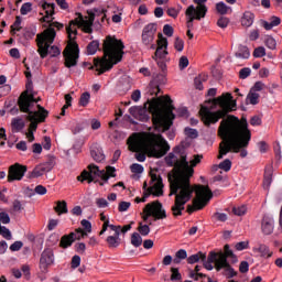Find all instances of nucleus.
<instances>
[{
	"mask_svg": "<svg viewBox=\"0 0 282 282\" xmlns=\"http://www.w3.org/2000/svg\"><path fill=\"white\" fill-rule=\"evenodd\" d=\"M218 135L223 139L219 143L218 160H224V155H228V153H239L241 149H246L250 144L252 138V133L248 129V120L246 118L239 120L234 115L221 120Z\"/></svg>",
	"mask_w": 282,
	"mask_h": 282,
	"instance_id": "1",
	"label": "nucleus"
},
{
	"mask_svg": "<svg viewBox=\"0 0 282 282\" xmlns=\"http://www.w3.org/2000/svg\"><path fill=\"white\" fill-rule=\"evenodd\" d=\"M195 170L188 165L186 155L181 154V160L176 159V171L169 176L170 196L175 195L174 206L171 207L173 217H182L186 204L193 199L195 188L191 185V177H193Z\"/></svg>",
	"mask_w": 282,
	"mask_h": 282,
	"instance_id": "2",
	"label": "nucleus"
},
{
	"mask_svg": "<svg viewBox=\"0 0 282 282\" xmlns=\"http://www.w3.org/2000/svg\"><path fill=\"white\" fill-rule=\"evenodd\" d=\"M138 162H145L148 158L160 160L171 151L169 141L162 134L148 133L143 139H135L129 147Z\"/></svg>",
	"mask_w": 282,
	"mask_h": 282,
	"instance_id": "3",
	"label": "nucleus"
},
{
	"mask_svg": "<svg viewBox=\"0 0 282 282\" xmlns=\"http://www.w3.org/2000/svg\"><path fill=\"white\" fill-rule=\"evenodd\" d=\"M102 58H94V65L85 62L84 67L94 69L96 67L97 76H102L105 72H111L113 65L122 62L124 56V42L116 36L107 35L102 43Z\"/></svg>",
	"mask_w": 282,
	"mask_h": 282,
	"instance_id": "4",
	"label": "nucleus"
},
{
	"mask_svg": "<svg viewBox=\"0 0 282 282\" xmlns=\"http://www.w3.org/2000/svg\"><path fill=\"white\" fill-rule=\"evenodd\" d=\"M165 108H162V100L160 98H152L148 100V111L152 113V122L155 131L164 133L173 127V119L175 118V106L171 96H164Z\"/></svg>",
	"mask_w": 282,
	"mask_h": 282,
	"instance_id": "5",
	"label": "nucleus"
},
{
	"mask_svg": "<svg viewBox=\"0 0 282 282\" xmlns=\"http://www.w3.org/2000/svg\"><path fill=\"white\" fill-rule=\"evenodd\" d=\"M214 107L220 108L217 111L210 110V108L206 106H202L199 110V116L205 127H210V124H217L221 118H226L231 111L237 109V101L232 100V95L227 93L220 97L214 98L209 100Z\"/></svg>",
	"mask_w": 282,
	"mask_h": 282,
	"instance_id": "6",
	"label": "nucleus"
},
{
	"mask_svg": "<svg viewBox=\"0 0 282 282\" xmlns=\"http://www.w3.org/2000/svg\"><path fill=\"white\" fill-rule=\"evenodd\" d=\"M54 28H56V30H63L64 25L61 22H53L43 33L36 36L37 52L41 58H46L47 54H50L52 58L61 56V48L56 45L52 46L54 39H56V30H54Z\"/></svg>",
	"mask_w": 282,
	"mask_h": 282,
	"instance_id": "7",
	"label": "nucleus"
},
{
	"mask_svg": "<svg viewBox=\"0 0 282 282\" xmlns=\"http://www.w3.org/2000/svg\"><path fill=\"white\" fill-rule=\"evenodd\" d=\"M194 193H196V198L193 199V205L186 206V213L193 215L195 210H202L205 206L213 199V192L210 187L204 185H194Z\"/></svg>",
	"mask_w": 282,
	"mask_h": 282,
	"instance_id": "8",
	"label": "nucleus"
},
{
	"mask_svg": "<svg viewBox=\"0 0 282 282\" xmlns=\"http://www.w3.org/2000/svg\"><path fill=\"white\" fill-rule=\"evenodd\" d=\"M94 17H96V14H91L89 20H85L83 18V14L79 13L78 18L72 20L69 24L66 26V32L68 34L69 41H74V39H76L72 37V34H74L75 36L76 34H78L77 28H83L86 34H91L94 32V29H91V25H94Z\"/></svg>",
	"mask_w": 282,
	"mask_h": 282,
	"instance_id": "9",
	"label": "nucleus"
},
{
	"mask_svg": "<svg viewBox=\"0 0 282 282\" xmlns=\"http://www.w3.org/2000/svg\"><path fill=\"white\" fill-rule=\"evenodd\" d=\"M96 177H100L105 183L109 182V176L105 170H100L96 164H90L88 165V171L84 170L80 175L77 176V181L91 184V182H98Z\"/></svg>",
	"mask_w": 282,
	"mask_h": 282,
	"instance_id": "10",
	"label": "nucleus"
},
{
	"mask_svg": "<svg viewBox=\"0 0 282 282\" xmlns=\"http://www.w3.org/2000/svg\"><path fill=\"white\" fill-rule=\"evenodd\" d=\"M143 213V221H149V217H153L154 221L166 219V209H164V206L162 203H160V200H154L150 204H147Z\"/></svg>",
	"mask_w": 282,
	"mask_h": 282,
	"instance_id": "11",
	"label": "nucleus"
},
{
	"mask_svg": "<svg viewBox=\"0 0 282 282\" xmlns=\"http://www.w3.org/2000/svg\"><path fill=\"white\" fill-rule=\"evenodd\" d=\"M25 87L26 90H24L18 99V107L20 108V111H30L34 106V102H39V99L34 98V94H32L34 86L31 79L28 80Z\"/></svg>",
	"mask_w": 282,
	"mask_h": 282,
	"instance_id": "12",
	"label": "nucleus"
},
{
	"mask_svg": "<svg viewBox=\"0 0 282 282\" xmlns=\"http://www.w3.org/2000/svg\"><path fill=\"white\" fill-rule=\"evenodd\" d=\"M224 251H219V252H215V251H210L208 254V262L205 264L206 270H213L215 267H213V263H215V265H218L221 261V258L225 259V261H228V259H235V261H237V256H235V252H232V250H230V245H225L224 247Z\"/></svg>",
	"mask_w": 282,
	"mask_h": 282,
	"instance_id": "13",
	"label": "nucleus"
},
{
	"mask_svg": "<svg viewBox=\"0 0 282 282\" xmlns=\"http://www.w3.org/2000/svg\"><path fill=\"white\" fill-rule=\"evenodd\" d=\"M22 113H28L26 120H29V131H36L39 128V122H45V119L50 116V111L43 108V106L37 105V111H32L29 108V111H22Z\"/></svg>",
	"mask_w": 282,
	"mask_h": 282,
	"instance_id": "14",
	"label": "nucleus"
},
{
	"mask_svg": "<svg viewBox=\"0 0 282 282\" xmlns=\"http://www.w3.org/2000/svg\"><path fill=\"white\" fill-rule=\"evenodd\" d=\"M151 182L153 185L148 188V193L144 194V197L135 198L137 204L147 202V197H149V195H154V197H162V195H164V183L162 182V176L151 174Z\"/></svg>",
	"mask_w": 282,
	"mask_h": 282,
	"instance_id": "15",
	"label": "nucleus"
},
{
	"mask_svg": "<svg viewBox=\"0 0 282 282\" xmlns=\"http://www.w3.org/2000/svg\"><path fill=\"white\" fill-rule=\"evenodd\" d=\"M79 52L80 50L78 48V44L76 42H72L67 45L63 52L65 58V67L69 69L78 65Z\"/></svg>",
	"mask_w": 282,
	"mask_h": 282,
	"instance_id": "16",
	"label": "nucleus"
},
{
	"mask_svg": "<svg viewBox=\"0 0 282 282\" xmlns=\"http://www.w3.org/2000/svg\"><path fill=\"white\" fill-rule=\"evenodd\" d=\"M28 173V166L21 165V163H15L9 166L7 182L12 184V182H21Z\"/></svg>",
	"mask_w": 282,
	"mask_h": 282,
	"instance_id": "17",
	"label": "nucleus"
},
{
	"mask_svg": "<svg viewBox=\"0 0 282 282\" xmlns=\"http://www.w3.org/2000/svg\"><path fill=\"white\" fill-rule=\"evenodd\" d=\"M56 166V159L54 156H48L47 161L36 165L32 172L29 174V178H36L45 175V173H50L52 169Z\"/></svg>",
	"mask_w": 282,
	"mask_h": 282,
	"instance_id": "18",
	"label": "nucleus"
},
{
	"mask_svg": "<svg viewBox=\"0 0 282 282\" xmlns=\"http://www.w3.org/2000/svg\"><path fill=\"white\" fill-rule=\"evenodd\" d=\"M54 264V250L46 248L43 250L40 258V269L42 272H46L50 265Z\"/></svg>",
	"mask_w": 282,
	"mask_h": 282,
	"instance_id": "19",
	"label": "nucleus"
},
{
	"mask_svg": "<svg viewBox=\"0 0 282 282\" xmlns=\"http://www.w3.org/2000/svg\"><path fill=\"white\" fill-rule=\"evenodd\" d=\"M155 32H158V24L150 23L143 28L142 43L143 45H151V42L155 39Z\"/></svg>",
	"mask_w": 282,
	"mask_h": 282,
	"instance_id": "20",
	"label": "nucleus"
},
{
	"mask_svg": "<svg viewBox=\"0 0 282 282\" xmlns=\"http://www.w3.org/2000/svg\"><path fill=\"white\" fill-rule=\"evenodd\" d=\"M160 85H166V76L164 74L156 75L150 83L149 91L151 96H158L160 94Z\"/></svg>",
	"mask_w": 282,
	"mask_h": 282,
	"instance_id": "21",
	"label": "nucleus"
},
{
	"mask_svg": "<svg viewBox=\"0 0 282 282\" xmlns=\"http://www.w3.org/2000/svg\"><path fill=\"white\" fill-rule=\"evenodd\" d=\"M215 269L217 272H220L221 270H225V275L227 279H232L234 276H237V271L230 265V262L226 260V258H220V263L215 264Z\"/></svg>",
	"mask_w": 282,
	"mask_h": 282,
	"instance_id": "22",
	"label": "nucleus"
},
{
	"mask_svg": "<svg viewBox=\"0 0 282 282\" xmlns=\"http://www.w3.org/2000/svg\"><path fill=\"white\" fill-rule=\"evenodd\" d=\"M110 230H112L115 234L106 238V243H108V248H118L122 241L120 239V225L110 226Z\"/></svg>",
	"mask_w": 282,
	"mask_h": 282,
	"instance_id": "23",
	"label": "nucleus"
},
{
	"mask_svg": "<svg viewBox=\"0 0 282 282\" xmlns=\"http://www.w3.org/2000/svg\"><path fill=\"white\" fill-rule=\"evenodd\" d=\"M261 228L263 235H272L274 232V219L270 216H263Z\"/></svg>",
	"mask_w": 282,
	"mask_h": 282,
	"instance_id": "24",
	"label": "nucleus"
},
{
	"mask_svg": "<svg viewBox=\"0 0 282 282\" xmlns=\"http://www.w3.org/2000/svg\"><path fill=\"white\" fill-rule=\"evenodd\" d=\"M199 261L203 262V265L206 269V263H208V257H206V253L198 251L197 253L192 254L187 258V263L189 265H193L194 263H199Z\"/></svg>",
	"mask_w": 282,
	"mask_h": 282,
	"instance_id": "25",
	"label": "nucleus"
},
{
	"mask_svg": "<svg viewBox=\"0 0 282 282\" xmlns=\"http://www.w3.org/2000/svg\"><path fill=\"white\" fill-rule=\"evenodd\" d=\"M206 1L208 0H194V3H196L197 8L196 10V21H200L206 17V12H208V8H206Z\"/></svg>",
	"mask_w": 282,
	"mask_h": 282,
	"instance_id": "26",
	"label": "nucleus"
},
{
	"mask_svg": "<svg viewBox=\"0 0 282 282\" xmlns=\"http://www.w3.org/2000/svg\"><path fill=\"white\" fill-rule=\"evenodd\" d=\"M90 155L95 162H102L105 160V152H102V148L98 143H94L90 147Z\"/></svg>",
	"mask_w": 282,
	"mask_h": 282,
	"instance_id": "27",
	"label": "nucleus"
},
{
	"mask_svg": "<svg viewBox=\"0 0 282 282\" xmlns=\"http://www.w3.org/2000/svg\"><path fill=\"white\" fill-rule=\"evenodd\" d=\"M76 232H70L68 235H64L61 238L59 241V248H63L64 250H67V248H72V245L74 241H76Z\"/></svg>",
	"mask_w": 282,
	"mask_h": 282,
	"instance_id": "28",
	"label": "nucleus"
},
{
	"mask_svg": "<svg viewBox=\"0 0 282 282\" xmlns=\"http://www.w3.org/2000/svg\"><path fill=\"white\" fill-rule=\"evenodd\" d=\"M42 8L45 11V17L43 18V21H46V23H48V28H50V24L54 23V22H52L47 19H50V17H52L54 14V9L56 8V4L43 2Z\"/></svg>",
	"mask_w": 282,
	"mask_h": 282,
	"instance_id": "29",
	"label": "nucleus"
},
{
	"mask_svg": "<svg viewBox=\"0 0 282 282\" xmlns=\"http://www.w3.org/2000/svg\"><path fill=\"white\" fill-rule=\"evenodd\" d=\"M254 23V13L246 11L241 18V25L243 28H250Z\"/></svg>",
	"mask_w": 282,
	"mask_h": 282,
	"instance_id": "30",
	"label": "nucleus"
},
{
	"mask_svg": "<svg viewBox=\"0 0 282 282\" xmlns=\"http://www.w3.org/2000/svg\"><path fill=\"white\" fill-rule=\"evenodd\" d=\"M271 185H272V167H265L264 178H263V189L270 191Z\"/></svg>",
	"mask_w": 282,
	"mask_h": 282,
	"instance_id": "31",
	"label": "nucleus"
},
{
	"mask_svg": "<svg viewBox=\"0 0 282 282\" xmlns=\"http://www.w3.org/2000/svg\"><path fill=\"white\" fill-rule=\"evenodd\" d=\"M235 56L236 58L248 59L250 58V48H248V46L239 45Z\"/></svg>",
	"mask_w": 282,
	"mask_h": 282,
	"instance_id": "32",
	"label": "nucleus"
},
{
	"mask_svg": "<svg viewBox=\"0 0 282 282\" xmlns=\"http://www.w3.org/2000/svg\"><path fill=\"white\" fill-rule=\"evenodd\" d=\"M55 213L57 215H67L68 209H67V202L65 200H57L56 206L54 207Z\"/></svg>",
	"mask_w": 282,
	"mask_h": 282,
	"instance_id": "33",
	"label": "nucleus"
},
{
	"mask_svg": "<svg viewBox=\"0 0 282 282\" xmlns=\"http://www.w3.org/2000/svg\"><path fill=\"white\" fill-rule=\"evenodd\" d=\"M98 50H100V42L98 40L91 41L86 48L89 56H94V54H96Z\"/></svg>",
	"mask_w": 282,
	"mask_h": 282,
	"instance_id": "34",
	"label": "nucleus"
},
{
	"mask_svg": "<svg viewBox=\"0 0 282 282\" xmlns=\"http://www.w3.org/2000/svg\"><path fill=\"white\" fill-rule=\"evenodd\" d=\"M159 40L156 41V54H160V50H166L169 47V40L162 35V33L158 34Z\"/></svg>",
	"mask_w": 282,
	"mask_h": 282,
	"instance_id": "35",
	"label": "nucleus"
},
{
	"mask_svg": "<svg viewBox=\"0 0 282 282\" xmlns=\"http://www.w3.org/2000/svg\"><path fill=\"white\" fill-rule=\"evenodd\" d=\"M186 17H189V20L187 21V28H191L193 25V20L197 19V12L195 10V6H189L185 12Z\"/></svg>",
	"mask_w": 282,
	"mask_h": 282,
	"instance_id": "36",
	"label": "nucleus"
},
{
	"mask_svg": "<svg viewBox=\"0 0 282 282\" xmlns=\"http://www.w3.org/2000/svg\"><path fill=\"white\" fill-rule=\"evenodd\" d=\"M28 191L30 192L29 197H32V195H34V193H36V195H46L47 194V188L43 185H37L35 186L34 191L28 188Z\"/></svg>",
	"mask_w": 282,
	"mask_h": 282,
	"instance_id": "37",
	"label": "nucleus"
},
{
	"mask_svg": "<svg viewBox=\"0 0 282 282\" xmlns=\"http://www.w3.org/2000/svg\"><path fill=\"white\" fill-rule=\"evenodd\" d=\"M11 124L12 129H14L17 132L23 131V129L25 128V122L23 121V119H13Z\"/></svg>",
	"mask_w": 282,
	"mask_h": 282,
	"instance_id": "38",
	"label": "nucleus"
},
{
	"mask_svg": "<svg viewBox=\"0 0 282 282\" xmlns=\"http://www.w3.org/2000/svg\"><path fill=\"white\" fill-rule=\"evenodd\" d=\"M258 252H260L261 257H264L267 259H270L272 257V251H270V248L265 245H260L258 248Z\"/></svg>",
	"mask_w": 282,
	"mask_h": 282,
	"instance_id": "39",
	"label": "nucleus"
},
{
	"mask_svg": "<svg viewBox=\"0 0 282 282\" xmlns=\"http://www.w3.org/2000/svg\"><path fill=\"white\" fill-rule=\"evenodd\" d=\"M131 243L134 248H140V246H142V236L138 232H133L131 236Z\"/></svg>",
	"mask_w": 282,
	"mask_h": 282,
	"instance_id": "40",
	"label": "nucleus"
},
{
	"mask_svg": "<svg viewBox=\"0 0 282 282\" xmlns=\"http://www.w3.org/2000/svg\"><path fill=\"white\" fill-rule=\"evenodd\" d=\"M165 163L167 166H174L176 169L177 166V156L173 152H171L167 156H165Z\"/></svg>",
	"mask_w": 282,
	"mask_h": 282,
	"instance_id": "41",
	"label": "nucleus"
},
{
	"mask_svg": "<svg viewBox=\"0 0 282 282\" xmlns=\"http://www.w3.org/2000/svg\"><path fill=\"white\" fill-rule=\"evenodd\" d=\"M218 169H220L221 171H225V173H228V171L232 169V162L230 161V159H226L219 163Z\"/></svg>",
	"mask_w": 282,
	"mask_h": 282,
	"instance_id": "42",
	"label": "nucleus"
},
{
	"mask_svg": "<svg viewBox=\"0 0 282 282\" xmlns=\"http://www.w3.org/2000/svg\"><path fill=\"white\" fill-rule=\"evenodd\" d=\"M91 98V95L89 93H83L79 98V106L80 107H87L89 105V100Z\"/></svg>",
	"mask_w": 282,
	"mask_h": 282,
	"instance_id": "43",
	"label": "nucleus"
},
{
	"mask_svg": "<svg viewBox=\"0 0 282 282\" xmlns=\"http://www.w3.org/2000/svg\"><path fill=\"white\" fill-rule=\"evenodd\" d=\"M21 17H15V21L13 25H11V34H17V32H21Z\"/></svg>",
	"mask_w": 282,
	"mask_h": 282,
	"instance_id": "44",
	"label": "nucleus"
},
{
	"mask_svg": "<svg viewBox=\"0 0 282 282\" xmlns=\"http://www.w3.org/2000/svg\"><path fill=\"white\" fill-rule=\"evenodd\" d=\"M216 10H217L218 14H228L230 7H227V4L224 2H218L216 4Z\"/></svg>",
	"mask_w": 282,
	"mask_h": 282,
	"instance_id": "45",
	"label": "nucleus"
},
{
	"mask_svg": "<svg viewBox=\"0 0 282 282\" xmlns=\"http://www.w3.org/2000/svg\"><path fill=\"white\" fill-rule=\"evenodd\" d=\"M264 43L269 50H276V40L272 36H267Z\"/></svg>",
	"mask_w": 282,
	"mask_h": 282,
	"instance_id": "46",
	"label": "nucleus"
},
{
	"mask_svg": "<svg viewBox=\"0 0 282 282\" xmlns=\"http://www.w3.org/2000/svg\"><path fill=\"white\" fill-rule=\"evenodd\" d=\"M166 56H169V51H166V48L164 51L160 50V52L158 53V51H155L154 56H152V58L154 61H158V58L160 61H164V58H166Z\"/></svg>",
	"mask_w": 282,
	"mask_h": 282,
	"instance_id": "47",
	"label": "nucleus"
},
{
	"mask_svg": "<svg viewBox=\"0 0 282 282\" xmlns=\"http://www.w3.org/2000/svg\"><path fill=\"white\" fill-rule=\"evenodd\" d=\"M171 281H182V273H180V269L171 268Z\"/></svg>",
	"mask_w": 282,
	"mask_h": 282,
	"instance_id": "48",
	"label": "nucleus"
},
{
	"mask_svg": "<svg viewBox=\"0 0 282 282\" xmlns=\"http://www.w3.org/2000/svg\"><path fill=\"white\" fill-rule=\"evenodd\" d=\"M138 231L140 232V235H142V237H147L149 232H151V228L149 227V225H142V223H140Z\"/></svg>",
	"mask_w": 282,
	"mask_h": 282,
	"instance_id": "49",
	"label": "nucleus"
},
{
	"mask_svg": "<svg viewBox=\"0 0 282 282\" xmlns=\"http://www.w3.org/2000/svg\"><path fill=\"white\" fill-rule=\"evenodd\" d=\"M0 234L2 235V237L4 239H7L8 241H10V239H12V232L10 231V229H8L6 226H1L0 225Z\"/></svg>",
	"mask_w": 282,
	"mask_h": 282,
	"instance_id": "50",
	"label": "nucleus"
},
{
	"mask_svg": "<svg viewBox=\"0 0 282 282\" xmlns=\"http://www.w3.org/2000/svg\"><path fill=\"white\" fill-rule=\"evenodd\" d=\"M75 241H80V239H85V237H87V231L83 230V228H77L75 231Z\"/></svg>",
	"mask_w": 282,
	"mask_h": 282,
	"instance_id": "51",
	"label": "nucleus"
},
{
	"mask_svg": "<svg viewBox=\"0 0 282 282\" xmlns=\"http://www.w3.org/2000/svg\"><path fill=\"white\" fill-rule=\"evenodd\" d=\"M130 171H131V173H135V174L140 175L141 173H144V166H142L141 164H138V163H133L130 166Z\"/></svg>",
	"mask_w": 282,
	"mask_h": 282,
	"instance_id": "52",
	"label": "nucleus"
},
{
	"mask_svg": "<svg viewBox=\"0 0 282 282\" xmlns=\"http://www.w3.org/2000/svg\"><path fill=\"white\" fill-rule=\"evenodd\" d=\"M250 74H252V69H250V67L241 68L239 72V78L241 80H246V78H248V76H250Z\"/></svg>",
	"mask_w": 282,
	"mask_h": 282,
	"instance_id": "53",
	"label": "nucleus"
},
{
	"mask_svg": "<svg viewBox=\"0 0 282 282\" xmlns=\"http://www.w3.org/2000/svg\"><path fill=\"white\" fill-rule=\"evenodd\" d=\"M228 23H230V20L226 17H220L217 21L218 28H221L223 30H226V28H228Z\"/></svg>",
	"mask_w": 282,
	"mask_h": 282,
	"instance_id": "54",
	"label": "nucleus"
},
{
	"mask_svg": "<svg viewBox=\"0 0 282 282\" xmlns=\"http://www.w3.org/2000/svg\"><path fill=\"white\" fill-rule=\"evenodd\" d=\"M254 58H263L265 56V47L259 46L253 51Z\"/></svg>",
	"mask_w": 282,
	"mask_h": 282,
	"instance_id": "55",
	"label": "nucleus"
},
{
	"mask_svg": "<svg viewBox=\"0 0 282 282\" xmlns=\"http://www.w3.org/2000/svg\"><path fill=\"white\" fill-rule=\"evenodd\" d=\"M174 48L176 52H183L184 51V40L176 37L174 41Z\"/></svg>",
	"mask_w": 282,
	"mask_h": 282,
	"instance_id": "56",
	"label": "nucleus"
},
{
	"mask_svg": "<svg viewBox=\"0 0 282 282\" xmlns=\"http://www.w3.org/2000/svg\"><path fill=\"white\" fill-rule=\"evenodd\" d=\"M35 34H36V29L29 28L24 30L23 36L24 39L30 40V39H34Z\"/></svg>",
	"mask_w": 282,
	"mask_h": 282,
	"instance_id": "57",
	"label": "nucleus"
},
{
	"mask_svg": "<svg viewBox=\"0 0 282 282\" xmlns=\"http://www.w3.org/2000/svg\"><path fill=\"white\" fill-rule=\"evenodd\" d=\"M32 10V2H26L23 3L21 9H20V13L25 17V14H28L30 11Z\"/></svg>",
	"mask_w": 282,
	"mask_h": 282,
	"instance_id": "58",
	"label": "nucleus"
},
{
	"mask_svg": "<svg viewBox=\"0 0 282 282\" xmlns=\"http://www.w3.org/2000/svg\"><path fill=\"white\" fill-rule=\"evenodd\" d=\"M246 206H240V207H234L232 213L234 215H237L238 217H242V215H246L247 213Z\"/></svg>",
	"mask_w": 282,
	"mask_h": 282,
	"instance_id": "59",
	"label": "nucleus"
},
{
	"mask_svg": "<svg viewBox=\"0 0 282 282\" xmlns=\"http://www.w3.org/2000/svg\"><path fill=\"white\" fill-rule=\"evenodd\" d=\"M247 98L250 105H259V94L250 93Z\"/></svg>",
	"mask_w": 282,
	"mask_h": 282,
	"instance_id": "60",
	"label": "nucleus"
},
{
	"mask_svg": "<svg viewBox=\"0 0 282 282\" xmlns=\"http://www.w3.org/2000/svg\"><path fill=\"white\" fill-rule=\"evenodd\" d=\"M23 248V242L22 241H15L10 246L11 252H19Z\"/></svg>",
	"mask_w": 282,
	"mask_h": 282,
	"instance_id": "61",
	"label": "nucleus"
},
{
	"mask_svg": "<svg viewBox=\"0 0 282 282\" xmlns=\"http://www.w3.org/2000/svg\"><path fill=\"white\" fill-rule=\"evenodd\" d=\"M249 270H250V264L248 263V261L240 262L239 272H241V274H246V272H248Z\"/></svg>",
	"mask_w": 282,
	"mask_h": 282,
	"instance_id": "62",
	"label": "nucleus"
},
{
	"mask_svg": "<svg viewBox=\"0 0 282 282\" xmlns=\"http://www.w3.org/2000/svg\"><path fill=\"white\" fill-rule=\"evenodd\" d=\"M185 135H187L188 138H197L198 133L193 128H185Z\"/></svg>",
	"mask_w": 282,
	"mask_h": 282,
	"instance_id": "63",
	"label": "nucleus"
},
{
	"mask_svg": "<svg viewBox=\"0 0 282 282\" xmlns=\"http://www.w3.org/2000/svg\"><path fill=\"white\" fill-rule=\"evenodd\" d=\"M173 26H171L170 24H165L163 26V34H165V36H173Z\"/></svg>",
	"mask_w": 282,
	"mask_h": 282,
	"instance_id": "64",
	"label": "nucleus"
}]
</instances>
